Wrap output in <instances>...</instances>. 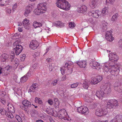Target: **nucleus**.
I'll return each instance as SVG.
<instances>
[{
	"label": "nucleus",
	"mask_w": 122,
	"mask_h": 122,
	"mask_svg": "<svg viewBox=\"0 0 122 122\" xmlns=\"http://www.w3.org/2000/svg\"><path fill=\"white\" fill-rule=\"evenodd\" d=\"M15 62L16 64H17L19 63V60L17 58L15 59Z\"/></svg>",
	"instance_id": "nucleus-59"
},
{
	"label": "nucleus",
	"mask_w": 122,
	"mask_h": 122,
	"mask_svg": "<svg viewBox=\"0 0 122 122\" xmlns=\"http://www.w3.org/2000/svg\"><path fill=\"white\" fill-rule=\"evenodd\" d=\"M77 111L79 113L83 114H88L89 113V110L85 106H82L77 108Z\"/></svg>",
	"instance_id": "nucleus-11"
},
{
	"label": "nucleus",
	"mask_w": 122,
	"mask_h": 122,
	"mask_svg": "<svg viewBox=\"0 0 122 122\" xmlns=\"http://www.w3.org/2000/svg\"><path fill=\"white\" fill-rule=\"evenodd\" d=\"M57 80L56 79V80H55L52 82L51 84L53 86L56 85L57 84Z\"/></svg>",
	"instance_id": "nucleus-56"
},
{
	"label": "nucleus",
	"mask_w": 122,
	"mask_h": 122,
	"mask_svg": "<svg viewBox=\"0 0 122 122\" xmlns=\"http://www.w3.org/2000/svg\"><path fill=\"white\" fill-rule=\"evenodd\" d=\"M112 31H107L106 32L105 38L107 41L110 42L112 41L114 39V38L112 35Z\"/></svg>",
	"instance_id": "nucleus-14"
},
{
	"label": "nucleus",
	"mask_w": 122,
	"mask_h": 122,
	"mask_svg": "<svg viewBox=\"0 0 122 122\" xmlns=\"http://www.w3.org/2000/svg\"><path fill=\"white\" fill-rule=\"evenodd\" d=\"M89 81L87 80H85L84 81L83 84V87L85 89H87L89 86Z\"/></svg>",
	"instance_id": "nucleus-28"
},
{
	"label": "nucleus",
	"mask_w": 122,
	"mask_h": 122,
	"mask_svg": "<svg viewBox=\"0 0 122 122\" xmlns=\"http://www.w3.org/2000/svg\"><path fill=\"white\" fill-rule=\"evenodd\" d=\"M30 76V73L29 72L26 75L21 78L20 79L21 82L22 83L26 81L28 78V77Z\"/></svg>",
	"instance_id": "nucleus-26"
},
{
	"label": "nucleus",
	"mask_w": 122,
	"mask_h": 122,
	"mask_svg": "<svg viewBox=\"0 0 122 122\" xmlns=\"http://www.w3.org/2000/svg\"><path fill=\"white\" fill-rule=\"evenodd\" d=\"M118 14L116 13L111 18V20L113 21H115L117 20L118 17Z\"/></svg>",
	"instance_id": "nucleus-38"
},
{
	"label": "nucleus",
	"mask_w": 122,
	"mask_h": 122,
	"mask_svg": "<svg viewBox=\"0 0 122 122\" xmlns=\"http://www.w3.org/2000/svg\"><path fill=\"white\" fill-rule=\"evenodd\" d=\"M108 112L107 110L97 108L96 110V114L97 116H101L106 114Z\"/></svg>",
	"instance_id": "nucleus-7"
},
{
	"label": "nucleus",
	"mask_w": 122,
	"mask_h": 122,
	"mask_svg": "<svg viewBox=\"0 0 122 122\" xmlns=\"http://www.w3.org/2000/svg\"><path fill=\"white\" fill-rule=\"evenodd\" d=\"M101 27L102 31H106L108 27V24L104 21H103L102 22Z\"/></svg>",
	"instance_id": "nucleus-22"
},
{
	"label": "nucleus",
	"mask_w": 122,
	"mask_h": 122,
	"mask_svg": "<svg viewBox=\"0 0 122 122\" xmlns=\"http://www.w3.org/2000/svg\"><path fill=\"white\" fill-rule=\"evenodd\" d=\"M117 83H116L114 85V90L119 93H121L122 92V89L120 88V86L117 85Z\"/></svg>",
	"instance_id": "nucleus-27"
},
{
	"label": "nucleus",
	"mask_w": 122,
	"mask_h": 122,
	"mask_svg": "<svg viewBox=\"0 0 122 122\" xmlns=\"http://www.w3.org/2000/svg\"><path fill=\"white\" fill-rule=\"evenodd\" d=\"M9 56L8 55L6 54H2V57L3 58L2 61H6L7 59L9 58Z\"/></svg>",
	"instance_id": "nucleus-35"
},
{
	"label": "nucleus",
	"mask_w": 122,
	"mask_h": 122,
	"mask_svg": "<svg viewBox=\"0 0 122 122\" xmlns=\"http://www.w3.org/2000/svg\"><path fill=\"white\" fill-rule=\"evenodd\" d=\"M97 0H91L89 6L92 8H94L97 6Z\"/></svg>",
	"instance_id": "nucleus-24"
},
{
	"label": "nucleus",
	"mask_w": 122,
	"mask_h": 122,
	"mask_svg": "<svg viewBox=\"0 0 122 122\" xmlns=\"http://www.w3.org/2000/svg\"><path fill=\"white\" fill-rule=\"evenodd\" d=\"M31 11L30 10H29L28 9H25V11L24 12V15L26 17H27L28 16L29 14L31 12Z\"/></svg>",
	"instance_id": "nucleus-39"
},
{
	"label": "nucleus",
	"mask_w": 122,
	"mask_h": 122,
	"mask_svg": "<svg viewBox=\"0 0 122 122\" xmlns=\"http://www.w3.org/2000/svg\"><path fill=\"white\" fill-rule=\"evenodd\" d=\"M35 101L36 103L39 104H42L43 103L42 100L39 98L36 97L35 98Z\"/></svg>",
	"instance_id": "nucleus-32"
},
{
	"label": "nucleus",
	"mask_w": 122,
	"mask_h": 122,
	"mask_svg": "<svg viewBox=\"0 0 122 122\" xmlns=\"http://www.w3.org/2000/svg\"><path fill=\"white\" fill-rule=\"evenodd\" d=\"M92 66L93 68L96 69L98 70L100 69L101 67V66L98 63L95 61L93 62Z\"/></svg>",
	"instance_id": "nucleus-21"
},
{
	"label": "nucleus",
	"mask_w": 122,
	"mask_h": 122,
	"mask_svg": "<svg viewBox=\"0 0 122 122\" xmlns=\"http://www.w3.org/2000/svg\"><path fill=\"white\" fill-rule=\"evenodd\" d=\"M102 79V77L101 76H98L96 77H92V78L91 82L94 85L97 84L101 81Z\"/></svg>",
	"instance_id": "nucleus-13"
},
{
	"label": "nucleus",
	"mask_w": 122,
	"mask_h": 122,
	"mask_svg": "<svg viewBox=\"0 0 122 122\" xmlns=\"http://www.w3.org/2000/svg\"><path fill=\"white\" fill-rule=\"evenodd\" d=\"M19 122H22V120L20 117L17 120Z\"/></svg>",
	"instance_id": "nucleus-61"
},
{
	"label": "nucleus",
	"mask_w": 122,
	"mask_h": 122,
	"mask_svg": "<svg viewBox=\"0 0 122 122\" xmlns=\"http://www.w3.org/2000/svg\"><path fill=\"white\" fill-rule=\"evenodd\" d=\"M73 67V63L72 62L69 61L68 63H66L64 66V67H62L61 69L60 70L62 74L63 75L64 74L66 68L67 70H69L71 72L72 71Z\"/></svg>",
	"instance_id": "nucleus-4"
},
{
	"label": "nucleus",
	"mask_w": 122,
	"mask_h": 122,
	"mask_svg": "<svg viewBox=\"0 0 122 122\" xmlns=\"http://www.w3.org/2000/svg\"><path fill=\"white\" fill-rule=\"evenodd\" d=\"M38 65L37 64L35 63L33 66L32 67H31V69H38Z\"/></svg>",
	"instance_id": "nucleus-46"
},
{
	"label": "nucleus",
	"mask_w": 122,
	"mask_h": 122,
	"mask_svg": "<svg viewBox=\"0 0 122 122\" xmlns=\"http://www.w3.org/2000/svg\"><path fill=\"white\" fill-rule=\"evenodd\" d=\"M107 102V107L110 109L113 108L118 105L117 101L115 99H112L107 101L106 100L105 101Z\"/></svg>",
	"instance_id": "nucleus-6"
},
{
	"label": "nucleus",
	"mask_w": 122,
	"mask_h": 122,
	"mask_svg": "<svg viewBox=\"0 0 122 122\" xmlns=\"http://www.w3.org/2000/svg\"><path fill=\"white\" fill-rule=\"evenodd\" d=\"M101 90L105 94H107L110 93L111 91L110 84H105L102 87Z\"/></svg>",
	"instance_id": "nucleus-9"
},
{
	"label": "nucleus",
	"mask_w": 122,
	"mask_h": 122,
	"mask_svg": "<svg viewBox=\"0 0 122 122\" xmlns=\"http://www.w3.org/2000/svg\"><path fill=\"white\" fill-rule=\"evenodd\" d=\"M76 63L78 66L81 68H85L86 66L87 62L85 61H76Z\"/></svg>",
	"instance_id": "nucleus-19"
},
{
	"label": "nucleus",
	"mask_w": 122,
	"mask_h": 122,
	"mask_svg": "<svg viewBox=\"0 0 122 122\" xmlns=\"http://www.w3.org/2000/svg\"><path fill=\"white\" fill-rule=\"evenodd\" d=\"M46 5L45 2L39 4L37 5V8L34 10V13L37 15H39L41 13H45L47 10Z\"/></svg>",
	"instance_id": "nucleus-2"
},
{
	"label": "nucleus",
	"mask_w": 122,
	"mask_h": 122,
	"mask_svg": "<svg viewBox=\"0 0 122 122\" xmlns=\"http://www.w3.org/2000/svg\"><path fill=\"white\" fill-rule=\"evenodd\" d=\"M60 21L56 22L54 23L53 24V25L54 26H56L57 27H60Z\"/></svg>",
	"instance_id": "nucleus-44"
},
{
	"label": "nucleus",
	"mask_w": 122,
	"mask_h": 122,
	"mask_svg": "<svg viewBox=\"0 0 122 122\" xmlns=\"http://www.w3.org/2000/svg\"><path fill=\"white\" fill-rule=\"evenodd\" d=\"M88 15L94 18H97L101 16V11L98 10L91 11L88 13Z\"/></svg>",
	"instance_id": "nucleus-10"
},
{
	"label": "nucleus",
	"mask_w": 122,
	"mask_h": 122,
	"mask_svg": "<svg viewBox=\"0 0 122 122\" xmlns=\"http://www.w3.org/2000/svg\"><path fill=\"white\" fill-rule=\"evenodd\" d=\"M87 10V8L85 5H82L80 7L78 8L77 11L80 13H84L86 12Z\"/></svg>",
	"instance_id": "nucleus-18"
},
{
	"label": "nucleus",
	"mask_w": 122,
	"mask_h": 122,
	"mask_svg": "<svg viewBox=\"0 0 122 122\" xmlns=\"http://www.w3.org/2000/svg\"><path fill=\"white\" fill-rule=\"evenodd\" d=\"M33 8V5L31 4H29L26 7V9H28L29 10H30L31 11H32V10Z\"/></svg>",
	"instance_id": "nucleus-42"
},
{
	"label": "nucleus",
	"mask_w": 122,
	"mask_h": 122,
	"mask_svg": "<svg viewBox=\"0 0 122 122\" xmlns=\"http://www.w3.org/2000/svg\"><path fill=\"white\" fill-rule=\"evenodd\" d=\"M46 31L47 33H49L50 32L51 30L50 29L48 28H47L46 29Z\"/></svg>",
	"instance_id": "nucleus-62"
},
{
	"label": "nucleus",
	"mask_w": 122,
	"mask_h": 122,
	"mask_svg": "<svg viewBox=\"0 0 122 122\" xmlns=\"http://www.w3.org/2000/svg\"><path fill=\"white\" fill-rule=\"evenodd\" d=\"M54 69V66H52V65L51 64H50L49 66V71H52Z\"/></svg>",
	"instance_id": "nucleus-50"
},
{
	"label": "nucleus",
	"mask_w": 122,
	"mask_h": 122,
	"mask_svg": "<svg viewBox=\"0 0 122 122\" xmlns=\"http://www.w3.org/2000/svg\"><path fill=\"white\" fill-rule=\"evenodd\" d=\"M17 4V3H15L13 5L12 9L13 11H14L16 8Z\"/></svg>",
	"instance_id": "nucleus-52"
},
{
	"label": "nucleus",
	"mask_w": 122,
	"mask_h": 122,
	"mask_svg": "<svg viewBox=\"0 0 122 122\" xmlns=\"http://www.w3.org/2000/svg\"><path fill=\"white\" fill-rule=\"evenodd\" d=\"M42 25L41 24L37 22L36 21H34L33 23V26L35 28L40 27Z\"/></svg>",
	"instance_id": "nucleus-34"
},
{
	"label": "nucleus",
	"mask_w": 122,
	"mask_h": 122,
	"mask_svg": "<svg viewBox=\"0 0 122 122\" xmlns=\"http://www.w3.org/2000/svg\"><path fill=\"white\" fill-rule=\"evenodd\" d=\"M115 119L117 122H122V116L121 115H117Z\"/></svg>",
	"instance_id": "nucleus-30"
},
{
	"label": "nucleus",
	"mask_w": 122,
	"mask_h": 122,
	"mask_svg": "<svg viewBox=\"0 0 122 122\" xmlns=\"http://www.w3.org/2000/svg\"><path fill=\"white\" fill-rule=\"evenodd\" d=\"M7 116L9 118L8 119V122H15V120L13 119L14 116L10 112L8 113L7 114Z\"/></svg>",
	"instance_id": "nucleus-25"
},
{
	"label": "nucleus",
	"mask_w": 122,
	"mask_h": 122,
	"mask_svg": "<svg viewBox=\"0 0 122 122\" xmlns=\"http://www.w3.org/2000/svg\"><path fill=\"white\" fill-rule=\"evenodd\" d=\"M75 26V24L73 22H70L69 24V27L71 28H74Z\"/></svg>",
	"instance_id": "nucleus-40"
},
{
	"label": "nucleus",
	"mask_w": 122,
	"mask_h": 122,
	"mask_svg": "<svg viewBox=\"0 0 122 122\" xmlns=\"http://www.w3.org/2000/svg\"><path fill=\"white\" fill-rule=\"evenodd\" d=\"M38 85L36 83L32 84L28 90V92L33 93L37 89Z\"/></svg>",
	"instance_id": "nucleus-17"
},
{
	"label": "nucleus",
	"mask_w": 122,
	"mask_h": 122,
	"mask_svg": "<svg viewBox=\"0 0 122 122\" xmlns=\"http://www.w3.org/2000/svg\"><path fill=\"white\" fill-rule=\"evenodd\" d=\"M56 4L59 8L65 10H68L70 7V4L65 0H58Z\"/></svg>",
	"instance_id": "nucleus-3"
},
{
	"label": "nucleus",
	"mask_w": 122,
	"mask_h": 122,
	"mask_svg": "<svg viewBox=\"0 0 122 122\" xmlns=\"http://www.w3.org/2000/svg\"><path fill=\"white\" fill-rule=\"evenodd\" d=\"M19 37V36L17 34H15L13 35L12 38L13 39H18Z\"/></svg>",
	"instance_id": "nucleus-45"
},
{
	"label": "nucleus",
	"mask_w": 122,
	"mask_h": 122,
	"mask_svg": "<svg viewBox=\"0 0 122 122\" xmlns=\"http://www.w3.org/2000/svg\"><path fill=\"white\" fill-rule=\"evenodd\" d=\"M20 57L21 58V61H23L24 60L25 58V55L23 54L20 56Z\"/></svg>",
	"instance_id": "nucleus-48"
},
{
	"label": "nucleus",
	"mask_w": 122,
	"mask_h": 122,
	"mask_svg": "<svg viewBox=\"0 0 122 122\" xmlns=\"http://www.w3.org/2000/svg\"><path fill=\"white\" fill-rule=\"evenodd\" d=\"M119 46L122 48V39H120L118 42Z\"/></svg>",
	"instance_id": "nucleus-51"
},
{
	"label": "nucleus",
	"mask_w": 122,
	"mask_h": 122,
	"mask_svg": "<svg viewBox=\"0 0 122 122\" xmlns=\"http://www.w3.org/2000/svg\"><path fill=\"white\" fill-rule=\"evenodd\" d=\"M23 106H21V108L23 110H25L27 108L30 107L31 106V103L26 100H25L22 102Z\"/></svg>",
	"instance_id": "nucleus-12"
},
{
	"label": "nucleus",
	"mask_w": 122,
	"mask_h": 122,
	"mask_svg": "<svg viewBox=\"0 0 122 122\" xmlns=\"http://www.w3.org/2000/svg\"><path fill=\"white\" fill-rule=\"evenodd\" d=\"M6 110H7L8 112H12L13 113L15 112V108L14 107L10 104H8L6 107Z\"/></svg>",
	"instance_id": "nucleus-20"
},
{
	"label": "nucleus",
	"mask_w": 122,
	"mask_h": 122,
	"mask_svg": "<svg viewBox=\"0 0 122 122\" xmlns=\"http://www.w3.org/2000/svg\"><path fill=\"white\" fill-rule=\"evenodd\" d=\"M30 20L27 19H25L22 21V24L24 28L27 29H29L30 28Z\"/></svg>",
	"instance_id": "nucleus-15"
},
{
	"label": "nucleus",
	"mask_w": 122,
	"mask_h": 122,
	"mask_svg": "<svg viewBox=\"0 0 122 122\" xmlns=\"http://www.w3.org/2000/svg\"><path fill=\"white\" fill-rule=\"evenodd\" d=\"M7 13H10L11 12V10L10 9H8L6 10Z\"/></svg>",
	"instance_id": "nucleus-60"
},
{
	"label": "nucleus",
	"mask_w": 122,
	"mask_h": 122,
	"mask_svg": "<svg viewBox=\"0 0 122 122\" xmlns=\"http://www.w3.org/2000/svg\"><path fill=\"white\" fill-rule=\"evenodd\" d=\"M39 56V53L38 52H36L35 53L33 54V57L35 58L36 57H37L38 56Z\"/></svg>",
	"instance_id": "nucleus-53"
},
{
	"label": "nucleus",
	"mask_w": 122,
	"mask_h": 122,
	"mask_svg": "<svg viewBox=\"0 0 122 122\" xmlns=\"http://www.w3.org/2000/svg\"><path fill=\"white\" fill-rule=\"evenodd\" d=\"M78 84L79 83L78 82L73 84L71 85V88H73L76 87L78 86Z\"/></svg>",
	"instance_id": "nucleus-43"
},
{
	"label": "nucleus",
	"mask_w": 122,
	"mask_h": 122,
	"mask_svg": "<svg viewBox=\"0 0 122 122\" xmlns=\"http://www.w3.org/2000/svg\"><path fill=\"white\" fill-rule=\"evenodd\" d=\"M46 102H47L50 105H51L53 104V100L50 98H49L48 100Z\"/></svg>",
	"instance_id": "nucleus-41"
},
{
	"label": "nucleus",
	"mask_w": 122,
	"mask_h": 122,
	"mask_svg": "<svg viewBox=\"0 0 122 122\" xmlns=\"http://www.w3.org/2000/svg\"><path fill=\"white\" fill-rule=\"evenodd\" d=\"M109 61L108 63L102 64V69L107 72H110L111 74L114 76H117L119 74V70L118 65L114 63H112V62H116L118 60V57L115 53H112L109 54Z\"/></svg>",
	"instance_id": "nucleus-1"
},
{
	"label": "nucleus",
	"mask_w": 122,
	"mask_h": 122,
	"mask_svg": "<svg viewBox=\"0 0 122 122\" xmlns=\"http://www.w3.org/2000/svg\"><path fill=\"white\" fill-rule=\"evenodd\" d=\"M92 122H101V121L98 120H93Z\"/></svg>",
	"instance_id": "nucleus-64"
},
{
	"label": "nucleus",
	"mask_w": 122,
	"mask_h": 122,
	"mask_svg": "<svg viewBox=\"0 0 122 122\" xmlns=\"http://www.w3.org/2000/svg\"><path fill=\"white\" fill-rule=\"evenodd\" d=\"M18 42L17 41H16V42L13 44V45H16L15 48H14V52H15L16 55H18L22 51L23 49L22 46L18 44L16 45V44Z\"/></svg>",
	"instance_id": "nucleus-8"
},
{
	"label": "nucleus",
	"mask_w": 122,
	"mask_h": 122,
	"mask_svg": "<svg viewBox=\"0 0 122 122\" xmlns=\"http://www.w3.org/2000/svg\"><path fill=\"white\" fill-rule=\"evenodd\" d=\"M110 122H117L116 121L115 118L112 119Z\"/></svg>",
	"instance_id": "nucleus-63"
},
{
	"label": "nucleus",
	"mask_w": 122,
	"mask_h": 122,
	"mask_svg": "<svg viewBox=\"0 0 122 122\" xmlns=\"http://www.w3.org/2000/svg\"><path fill=\"white\" fill-rule=\"evenodd\" d=\"M5 95V93L4 91H2L0 93V96L3 97L4 98V97Z\"/></svg>",
	"instance_id": "nucleus-54"
},
{
	"label": "nucleus",
	"mask_w": 122,
	"mask_h": 122,
	"mask_svg": "<svg viewBox=\"0 0 122 122\" xmlns=\"http://www.w3.org/2000/svg\"><path fill=\"white\" fill-rule=\"evenodd\" d=\"M21 88L20 87H14L13 88V89L16 93L19 94L21 92Z\"/></svg>",
	"instance_id": "nucleus-33"
},
{
	"label": "nucleus",
	"mask_w": 122,
	"mask_h": 122,
	"mask_svg": "<svg viewBox=\"0 0 122 122\" xmlns=\"http://www.w3.org/2000/svg\"><path fill=\"white\" fill-rule=\"evenodd\" d=\"M0 102H1L3 104H5V99L3 98H1L0 99Z\"/></svg>",
	"instance_id": "nucleus-57"
},
{
	"label": "nucleus",
	"mask_w": 122,
	"mask_h": 122,
	"mask_svg": "<svg viewBox=\"0 0 122 122\" xmlns=\"http://www.w3.org/2000/svg\"><path fill=\"white\" fill-rule=\"evenodd\" d=\"M104 93L101 90L100 91H97L96 93V95L99 99H102L103 97L104 96Z\"/></svg>",
	"instance_id": "nucleus-23"
},
{
	"label": "nucleus",
	"mask_w": 122,
	"mask_h": 122,
	"mask_svg": "<svg viewBox=\"0 0 122 122\" xmlns=\"http://www.w3.org/2000/svg\"><path fill=\"white\" fill-rule=\"evenodd\" d=\"M54 105L56 107H58L59 104V101L56 98H55L54 99Z\"/></svg>",
	"instance_id": "nucleus-36"
},
{
	"label": "nucleus",
	"mask_w": 122,
	"mask_h": 122,
	"mask_svg": "<svg viewBox=\"0 0 122 122\" xmlns=\"http://www.w3.org/2000/svg\"><path fill=\"white\" fill-rule=\"evenodd\" d=\"M11 68V67L10 66H8L5 67L3 69L5 71H8Z\"/></svg>",
	"instance_id": "nucleus-47"
},
{
	"label": "nucleus",
	"mask_w": 122,
	"mask_h": 122,
	"mask_svg": "<svg viewBox=\"0 0 122 122\" xmlns=\"http://www.w3.org/2000/svg\"><path fill=\"white\" fill-rule=\"evenodd\" d=\"M87 22L89 24L93 25L95 23V21L93 20L92 18H90L88 19H87L86 20Z\"/></svg>",
	"instance_id": "nucleus-29"
},
{
	"label": "nucleus",
	"mask_w": 122,
	"mask_h": 122,
	"mask_svg": "<svg viewBox=\"0 0 122 122\" xmlns=\"http://www.w3.org/2000/svg\"><path fill=\"white\" fill-rule=\"evenodd\" d=\"M107 2L109 3L112 4L114 2V0H106Z\"/></svg>",
	"instance_id": "nucleus-55"
},
{
	"label": "nucleus",
	"mask_w": 122,
	"mask_h": 122,
	"mask_svg": "<svg viewBox=\"0 0 122 122\" xmlns=\"http://www.w3.org/2000/svg\"><path fill=\"white\" fill-rule=\"evenodd\" d=\"M38 46L37 41L35 40H33L30 42L29 45L30 47L33 50L36 49Z\"/></svg>",
	"instance_id": "nucleus-16"
},
{
	"label": "nucleus",
	"mask_w": 122,
	"mask_h": 122,
	"mask_svg": "<svg viewBox=\"0 0 122 122\" xmlns=\"http://www.w3.org/2000/svg\"><path fill=\"white\" fill-rule=\"evenodd\" d=\"M108 12V8L106 7H105L103 8L102 9L101 13H102L103 15H106L107 14Z\"/></svg>",
	"instance_id": "nucleus-31"
},
{
	"label": "nucleus",
	"mask_w": 122,
	"mask_h": 122,
	"mask_svg": "<svg viewBox=\"0 0 122 122\" xmlns=\"http://www.w3.org/2000/svg\"><path fill=\"white\" fill-rule=\"evenodd\" d=\"M56 115L60 119H63L65 120H69L67 118L68 117V116L66 110L64 109L60 110Z\"/></svg>",
	"instance_id": "nucleus-5"
},
{
	"label": "nucleus",
	"mask_w": 122,
	"mask_h": 122,
	"mask_svg": "<svg viewBox=\"0 0 122 122\" xmlns=\"http://www.w3.org/2000/svg\"><path fill=\"white\" fill-rule=\"evenodd\" d=\"M9 112H8L6 110H5L3 109H0V113L2 115L5 114L7 116V113Z\"/></svg>",
	"instance_id": "nucleus-37"
},
{
	"label": "nucleus",
	"mask_w": 122,
	"mask_h": 122,
	"mask_svg": "<svg viewBox=\"0 0 122 122\" xmlns=\"http://www.w3.org/2000/svg\"><path fill=\"white\" fill-rule=\"evenodd\" d=\"M86 100L87 102H91L92 101V98L90 97H86Z\"/></svg>",
	"instance_id": "nucleus-49"
},
{
	"label": "nucleus",
	"mask_w": 122,
	"mask_h": 122,
	"mask_svg": "<svg viewBox=\"0 0 122 122\" xmlns=\"http://www.w3.org/2000/svg\"><path fill=\"white\" fill-rule=\"evenodd\" d=\"M15 55L14 54H13L12 55H10V57L11 59V61H13V59L15 57Z\"/></svg>",
	"instance_id": "nucleus-58"
}]
</instances>
